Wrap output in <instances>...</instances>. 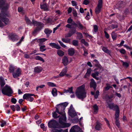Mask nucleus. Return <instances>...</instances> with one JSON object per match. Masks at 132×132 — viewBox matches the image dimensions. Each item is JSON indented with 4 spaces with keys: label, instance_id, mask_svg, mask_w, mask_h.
<instances>
[{
    "label": "nucleus",
    "instance_id": "4",
    "mask_svg": "<svg viewBox=\"0 0 132 132\" xmlns=\"http://www.w3.org/2000/svg\"><path fill=\"white\" fill-rule=\"evenodd\" d=\"M2 94L9 96H11V94L13 93V91L10 87L7 85L3 88L2 90Z\"/></svg>",
    "mask_w": 132,
    "mask_h": 132
},
{
    "label": "nucleus",
    "instance_id": "25",
    "mask_svg": "<svg viewBox=\"0 0 132 132\" xmlns=\"http://www.w3.org/2000/svg\"><path fill=\"white\" fill-rule=\"evenodd\" d=\"M71 125L70 123H66L65 122H64L61 126H60V128H65L69 127Z\"/></svg>",
    "mask_w": 132,
    "mask_h": 132
},
{
    "label": "nucleus",
    "instance_id": "23",
    "mask_svg": "<svg viewBox=\"0 0 132 132\" xmlns=\"http://www.w3.org/2000/svg\"><path fill=\"white\" fill-rule=\"evenodd\" d=\"M99 73L98 72H96L94 73H92L91 74L92 76L97 80L99 79V78L97 77L98 76Z\"/></svg>",
    "mask_w": 132,
    "mask_h": 132
},
{
    "label": "nucleus",
    "instance_id": "57",
    "mask_svg": "<svg viewBox=\"0 0 132 132\" xmlns=\"http://www.w3.org/2000/svg\"><path fill=\"white\" fill-rule=\"evenodd\" d=\"M41 127L43 129L44 131H46V128L44 126V124L43 123H42L40 125Z\"/></svg>",
    "mask_w": 132,
    "mask_h": 132
},
{
    "label": "nucleus",
    "instance_id": "63",
    "mask_svg": "<svg viewBox=\"0 0 132 132\" xmlns=\"http://www.w3.org/2000/svg\"><path fill=\"white\" fill-rule=\"evenodd\" d=\"M89 3V2L87 0H85L84 1L83 4L85 5H87Z\"/></svg>",
    "mask_w": 132,
    "mask_h": 132
},
{
    "label": "nucleus",
    "instance_id": "28",
    "mask_svg": "<svg viewBox=\"0 0 132 132\" xmlns=\"http://www.w3.org/2000/svg\"><path fill=\"white\" fill-rule=\"evenodd\" d=\"M68 54L71 56H72L75 53L74 50L73 48H71L68 50Z\"/></svg>",
    "mask_w": 132,
    "mask_h": 132
},
{
    "label": "nucleus",
    "instance_id": "27",
    "mask_svg": "<svg viewBox=\"0 0 132 132\" xmlns=\"http://www.w3.org/2000/svg\"><path fill=\"white\" fill-rule=\"evenodd\" d=\"M25 20L26 23L30 26H32L33 24L32 22H31L30 19L27 16H25Z\"/></svg>",
    "mask_w": 132,
    "mask_h": 132
},
{
    "label": "nucleus",
    "instance_id": "19",
    "mask_svg": "<svg viewBox=\"0 0 132 132\" xmlns=\"http://www.w3.org/2000/svg\"><path fill=\"white\" fill-rule=\"evenodd\" d=\"M47 39L45 38L39 39L37 40V42L39 43V46L42 45L43 43Z\"/></svg>",
    "mask_w": 132,
    "mask_h": 132
},
{
    "label": "nucleus",
    "instance_id": "15",
    "mask_svg": "<svg viewBox=\"0 0 132 132\" xmlns=\"http://www.w3.org/2000/svg\"><path fill=\"white\" fill-rule=\"evenodd\" d=\"M102 125L99 121H97L95 127V129L98 130H100L102 129Z\"/></svg>",
    "mask_w": 132,
    "mask_h": 132
},
{
    "label": "nucleus",
    "instance_id": "43",
    "mask_svg": "<svg viewBox=\"0 0 132 132\" xmlns=\"http://www.w3.org/2000/svg\"><path fill=\"white\" fill-rule=\"evenodd\" d=\"M0 123H1L0 125L2 127H3L6 125V122L3 120H0Z\"/></svg>",
    "mask_w": 132,
    "mask_h": 132
},
{
    "label": "nucleus",
    "instance_id": "46",
    "mask_svg": "<svg viewBox=\"0 0 132 132\" xmlns=\"http://www.w3.org/2000/svg\"><path fill=\"white\" fill-rule=\"evenodd\" d=\"M62 40L64 42L66 43H69L70 42V39L69 38H63L62 39Z\"/></svg>",
    "mask_w": 132,
    "mask_h": 132
},
{
    "label": "nucleus",
    "instance_id": "29",
    "mask_svg": "<svg viewBox=\"0 0 132 132\" xmlns=\"http://www.w3.org/2000/svg\"><path fill=\"white\" fill-rule=\"evenodd\" d=\"M0 85L1 87H3L5 84L4 79L2 77L0 78Z\"/></svg>",
    "mask_w": 132,
    "mask_h": 132
},
{
    "label": "nucleus",
    "instance_id": "60",
    "mask_svg": "<svg viewBox=\"0 0 132 132\" xmlns=\"http://www.w3.org/2000/svg\"><path fill=\"white\" fill-rule=\"evenodd\" d=\"M94 31L95 32H96L98 30V27L96 25H94Z\"/></svg>",
    "mask_w": 132,
    "mask_h": 132
},
{
    "label": "nucleus",
    "instance_id": "24",
    "mask_svg": "<svg viewBox=\"0 0 132 132\" xmlns=\"http://www.w3.org/2000/svg\"><path fill=\"white\" fill-rule=\"evenodd\" d=\"M62 63L65 65H67L69 63L68 59L66 57H64L62 59Z\"/></svg>",
    "mask_w": 132,
    "mask_h": 132
},
{
    "label": "nucleus",
    "instance_id": "18",
    "mask_svg": "<svg viewBox=\"0 0 132 132\" xmlns=\"http://www.w3.org/2000/svg\"><path fill=\"white\" fill-rule=\"evenodd\" d=\"M43 70V68L37 66L34 68V72L36 73H39L41 72Z\"/></svg>",
    "mask_w": 132,
    "mask_h": 132
},
{
    "label": "nucleus",
    "instance_id": "1",
    "mask_svg": "<svg viewBox=\"0 0 132 132\" xmlns=\"http://www.w3.org/2000/svg\"><path fill=\"white\" fill-rule=\"evenodd\" d=\"M68 105V103L65 102L57 105L55 111L52 113L53 116H57L58 114L57 113L61 116H65L64 110Z\"/></svg>",
    "mask_w": 132,
    "mask_h": 132
},
{
    "label": "nucleus",
    "instance_id": "61",
    "mask_svg": "<svg viewBox=\"0 0 132 132\" xmlns=\"http://www.w3.org/2000/svg\"><path fill=\"white\" fill-rule=\"evenodd\" d=\"M67 28H69L73 29V27L72 26L71 24H68L65 26Z\"/></svg>",
    "mask_w": 132,
    "mask_h": 132
},
{
    "label": "nucleus",
    "instance_id": "35",
    "mask_svg": "<svg viewBox=\"0 0 132 132\" xmlns=\"http://www.w3.org/2000/svg\"><path fill=\"white\" fill-rule=\"evenodd\" d=\"M116 122L115 123L116 125L119 127L120 126V123L119 121V116H116L115 117Z\"/></svg>",
    "mask_w": 132,
    "mask_h": 132
},
{
    "label": "nucleus",
    "instance_id": "34",
    "mask_svg": "<svg viewBox=\"0 0 132 132\" xmlns=\"http://www.w3.org/2000/svg\"><path fill=\"white\" fill-rule=\"evenodd\" d=\"M111 36L113 40H116L117 37V35L115 33V31H113L111 33Z\"/></svg>",
    "mask_w": 132,
    "mask_h": 132
},
{
    "label": "nucleus",
    "instance_id": "16",
    "mask_svg": "<svg viewBox=\"0 0 132 132\" xmlns=\"http://www.w3.org/2000/svg\"><path fill=\"white\" fill-rule=\"evenodd\" d=\"M49 45L53 48H55L57 49L61 48V47L58 44L54 43H51L49 44Z\"/></svg>",
    "mask_w": 132,
    "mask_h": 132
},
{
    "label": "nucleus",
    "instance_id": "44",
    "mask_svg": "<svg viewBox=\"0 0 132 132\" xmlns=\"http://www.w3.org/2000/svg\"><path fill=\"white\" fill-rule=\"evenodd\" d=\"M81 43L84 44L86 46H87L89 44L87 42H86L85 40L84 39H82L81 40Z\"/></svg>",
    "mask_w": 132,
    "mask_h": 132
},
{
    "label": "nucleus",
    "instance_id": "37",
    "mask_svg": "<svg viewBox=\"0 0 132 132\" xmlns=\"http://www.w3.org/2000/svg\"><path fill=\"white\" fill-rule=\"evenodd\" d=\"M39 46L40 47L39 48V50L40 51L43 52L46 50V49L45 48L46 46L45 45H42Z\"/></svg>",
    "mask_w": 132,
    "mask_h": 132
},
{
    "label": "nucleus",
    "instance_id": "9",
    "mask_svg": "<svg viewBox=\"0 0 132 132\" xmlns=\"http://www.w3.org/2000/svg\"><path fill=\"white\" fill-rule=\"evenodd\" d=\"M9 38L13 41H17L18 40V37L15 34H12L9 35Z\"/></svg>",
    "mask_w": 132,
    "mask_h": 132
},
{
    "label": "nucleus",
    "instance_id": "13",
    "mask_svg": "<svg viewBox=\"0 0 132 132\" xmlns=\"http://www.w3.org/2000/svg\"><path fill=\"white\" fill-rule=\"evenodd\" d=\"M109 102H106L107 104L106 106L107 107L108 106L109 108L111 109L114 110L116 108H117L118 106L117 105H114L113 103H109Z\"/></svg>",
    "mask_w": 132,
    "mask_h": 132
},
{
    "label": "nucleus",
    "instance_id": "54",
    "mask_svg": "<svg viewBox=\"0 0 132 132\" xmlns=\"http://www.w3.org/2000/svg\"><path fill=\"white\" fill-rule=\"evenodd\" d=\"M24 37L23 36H22L21 37V39H20V41L19 42L17 43L16 44V46H18L23 41V39H24Z\"/></svg>",
    "mask_w": 132,
    "mask_h": 132
},
{
    "label": "nucleus",
    "instance_id": "14",
    "mask_svg": "<svg viewBox=\"0 0 132 132\" xmlns=\"http://www.w3.org/2000/svg\"><path fill=\"white\" fill-rule=\"evenodd\" d=\"M90 86L91 87H93L94 89L95 90L96 84L94 80L93 79L91 80V82L90 84Z\"/></svg>",
    "mask_w": 132,
    "mask_h": 132
},
{
    "label": "nucleus",
    "instance_id": "47",
    "mask_svg": "<svg viewBox=\"0 0 132 132\" xmlns=\"http://www.w3.org/2000/svg\"><path fill=\"white\" fill-rule=\"evenodd\" d=\"M114 110L116 111L115 116H119V110L118 106L117 108H116Z\"/></svg>",
    "mask_w": 132,
    "mask_h": 132
},
{
    "label": "nucleus",
    "instance_id": "62",
    "mask_svg": "<svg viewBox=\"0 0 132 132\" xmlns=\"http://www.w3.org/2000/svg\"><path fill=\"white\" fill-rule=\"evenodd\" d=\"M51 132H61V131L60 130H59L57 129H52L51 131Z\"/></svg>",
    "mask_w": 132,
    "mask_h": 132
},
{
    "label": "nucleus",
    "instance_id": "64",
    "mask_svg": "<svg viewBox=\"0 0 132 132\" xmlns=\"http://www.w3.org/2000/svg\"><path fill=\"white\" fill-rule=\"evenodd\" d=\"M11 102L14 104H15L16 102V100L14 98H12L11 99Z\"/></svg>",
    "mask_w": 132,
    "mask_h": 132
},
{
    "label": "nucleus",
    "instance_id": "22",
    "mask_svg": "<svg viewBox=\"0 0 132 132\" xmlns=\"http://www.w3.org/2000/svg\"><path fill=\"white\" fill-rule=\"evenodd\" d=\"M76 23L77 24V27L79 29L81 30L83 29L85 27L79 21H76Z\"/></svg>",
    "mask_w": 132,
    "mask_h": 132
},
{
    "label": "nucleus",
    "instance_id": "59",
    "mask_svg": "<svg viewBox=\"0 0 132 132\" xmlns=\"http://www.w3.org/2000/svg\"><path fill=\"white\" fill-rule=\"evenodd\" d=\"M15 108L17 111H19L20 110V107L18 105H16L15 106Z\"/></svg>",
    "mask_w": 132,
    "mask_h": 132
},
{
    "label": "nucleus",
    "instance_id": "50",
    "mask_svg": "<svg viewBox=\"0 0 132 132\" xmlns=\"http://www.w3.org/2000/svg\"><path fill=\"white\" fill-rule=\"evenodd\" d=\"M91 71L92 70L91 68H89L87 70V72L86 73V75L89 76L90 74Z\"/></svg>",
    "mask_w": 132,
    "mask_h": 132
},
{
    "label": "nucleus",
    "instance_id": "58",
    "mask_svg": "<svg viewBox=\"0 0 132 132\" xmlns=\"http://www.w3.org/2000/svg\"><path fill=\"white\" fill-rule=\"evenodd\" d=\"M120 53L122 54H125L126 53L125 50L123 49H121L120 50Z\"/></svg>",
    "mask_w": 132,
    "mask_h": 132
},
{
    "label": "nucleus",
    "instance_id": "17",
    "mask_svg": "<svg viewBox=\"0 0 132 132\" xmlns=\"http://www.w3.org/2000/svg\"><path fill=\"white\" fill-rule=\"evenodd\" d=\"M33 96H34V94L30 93L26 94L23 95V98L24 99H26L28 100L30 97Z\"/></svg>",
    "mask_w": 132,
    "mask_h": 132
},
{
    "label": "nucleus",
    "instance_id": "55",
    "mask_svg": "<svg viewBox=\"0 0 132 132\" xmlns=\"http://www.w3.org/2000/svg\"><path fill=\"white\" fill-rule=\"evenodd\" d=\"M111 88L112 87L109 84H107L106 86L105 87V89L106 90H108L110 88Z\"/></svg>",
    "mask_w": 132,
    "mask_h": 132
},
{
    "label": "nucleus",
    "instance_id": "2",
    "mask_svg": "<svg viewBox=\"0 0 132 132\" xmlns=\"http://www.w3.org/2000/svg\"><path fill=\"white\" fill-rule=\"evenodd\" d=\"M85 86L82 85L78 87L76 90V95L79 98L82 99L86 96V93L85 90Z\"/></svg>",
    "mask_w": 132,
    "mask_h": 132
},
{
    "label": "nucleus",
    "instance_id": "33",
    "mask_svg": "<svg viewBox=\"0 0 132 132\" xmlns=\"http://www.w3.org/2000/svg\"><path fill=\"white\" fill-rule=\"evenodd\" d=\"M75 116H70V117L71 118V121L73 122H77L79 120L77 118H75L74 117Z\"/></svg>",
    "mask_w": 132,
    "mask_h": 132
},
{
    "label": "nucleus",
    "instance_id": "6",
    "mask_svg": "<svg viewBox=\"0 0 132 132\" xmlns=\"http://www.w3.org/2000/svg\"><path fill=\"white\" fill-rule=\"evenodd\" d=\"M68 113L69 116H77L78 114L80 115V114L78 112L76 113L75 112L74 109L73 108L72 105H71L69 109Z\"/></svg>",
    "mask_w": 132,
    "mask_h": 132
},
{
    "label": "nucleus",
    "instance_id": "21",
    "mask_svg": "<svg viewBox=\"0 0 132 132\" xmlns=\"http://www.w3.org/2000/svg\"><path fill=\"white\" fill-rule=\"evenodd\" d=\"M16 69V67L11 65L9 68V71L10 73L12 72L13 73V72L15 71Z\"/></svg>",
    "mask_w": 132,
    "mask_h": 132
},
{
    "label": "nucleus",
    "instance_id": "31",
    "mask_svg": "<svg viewBox=\"0 0 132 132\" xmlns=\"http://www.w3.org/2000/svg\"><path fill=\"white\" fill-rule=\"evenodd\" d=\"M113 97L114 95L113 94H112L110 95H107L106 97V102H111V101L110 99L113 98Z\"/></svg>",
    "mask_w": 132,
    "mask_h": 132
},
{
    "label": "nucleus",
    "instance_id": "20",
    "mask_svg": "<svg viewBox=\"0 0 132 132\" xmlns=\"http://www.w3.org/2000/svg\"><path fill=\"white\" fill-rule=\"evenodd\" d=\"M93 62H94V64L95 67L100 69H101L102 67L98 61L96 59H95L93 61Z\"/></svg>",
    "mask_w": 132,
    "mask_h": 132
},
{
    "label": "nucleus",
    "instance_id": "53",
    "mask_svg": "<svg viewBox=\"0 0 132 132\" xmlns=\"http://www.w3.org/2000/svg\"><path fill=\"white\" fill-rule=\"evenodd\" d=\"M71 24L72 26L73 27V28L74 29V28H76L77 27V24L76 22L75 23L74 21H72Z\"/></svg>",
    "mask_w": 132,
    "mask_h": 132
},
{
    "label": "nucleus",
    "instance_id": "26",
    "mask_svg": "<svg viewBox=\"0 0 132 132\" xmlns=\"http://www.w3.org/2000/svg\"><path fill=\"white\" fill-rule=\"evenodd\" d=\"M40 8L44 10L45 11H47L48 10V6L46 4H44L43 5H40Z\"/></svg>",
    "mask_w": 132,
    "mask_h": 132
},
{
    "label": "nucleus",
    "instance_id": "39",
    "mask_svg": "<svg viewBox=\"0 0 132 132\" xmlns=\"http://www.w3.org/2000/svg\"><path fill=\"white\" fill-rule=\"evenodd\" d=\"M94 113L95 114H96L98 111V107L96 105H94L93 106Z\"/></svg>",
    "mask_w": 132,
    "mask_h": 132
},
{
    "label": "nucleus",
    "instance_id": "3",
    "mask_svg": "<svg viewBox=\"0 0 132 132\" xmlns=\"http://www.w3.org/2000/svg\"><path fill=\"white\" fill-rule=\"evenodd\" d=\"M33 24L36 26L35 29L33 32V34H35L37 31L40 30L43 27L44 24L41 22L36 21L34 19L32 20Z\"/></svg>",
    "mask_w": 132,
    "mask_h": 132
},
{
    "label": "nucleus",
    "instance_id": "51",
    "mask_svg": "<svg viewBox=\"0 0 132 132\" xmlns=\"http://www.w3.org/2000/svg\"><path fill=\"white\" fill-rule=\"evenodd\" d=\"M47 84L49 86L52 87H55L56 86V85L54 84L53 83L50 82H47Z\"/></svg>",
    "mask_w": 132,
    "mask_h": 132
},
{
    "label": "nucleus",
    "instance_id": "32",
    "mask_svg": "<svg viewBox=\"0 0 132 132\" xmlns=\"http://www.w3.org/2000/svg\"><path fill=\"white\" fill-rule=\"evenodd\" d=\"M70 32L71 33H69L66 36L67 37H70L73 34L75 33L76 32V29L74 28V29L71 30Z\"/></svg>",
    "mask_w": 132,
    "mask_h": 132
},
{
    "label": "nucleus",
    "instance_id": "48",
    "mask_svg": "<svg viewBox=\"0 0 132 132\" xmlns=\"http://www.w3.org/2000/svg\"><path fill=\"white\" fill-rule=\"evenodd\" d=\"M102 50L104 52L108 54H110V51L107 48L103 47L102 48Z\"/></svg>",
    "mask_w": 132,
    "mask_h": 132
},
{
    "label": "nucleus",
    "instance_id": "11",
    "mask_svg": "<svg viewBox=\"0 0 132 132\" xmlns=\"http://www.w3.org/2000/svg\"><path fill=\"white\" fill-rule=\"evenodd\" d=\"M80 130V127L77 125L73 126L70 130V132H79Z\"/></svg>",
    "mask_w": 132,
    "mask_h": 132
},
{
    "label": "nucleus",
    "instance_id": "49",
    "mask_svg": "<svg viewBox=\"0 0 132 132\" xmlns=\"http://www.w3.org/2000/svg\"><path fill=\"white\" fill-rule=\"evenodd\" d=\"M73 45L75 46H78V40H74L72 42Z\"/></svg>",
    "mask_w": 132,
    "mask_h": 132
},
{
    "label": "nucleus",
    "instance_id": "12",
    "mask_svg": "<svg viewBox=\"0 0 132 132\" xmlns=\"http://www.w3.org/2000/svg\"><path fill=\"white\" fill-rule=\"evenodd\" d=\"M66 116H61L59 118V120L60 125L61 126L64 122H66Z\"/></svg>",
    "mask_w": 132,
    "mask_h": 132
},
{
    "label": "nucleus",
    "instance_id": "30",
    "mask_svg": "<svg viewBox=\"0 0 132 132\" xmlns=\"http://www.w3.org/2000/svg\"><path fill=\"white\" fill-rule=\"evenodd\" d=\"M69 92L70 93H73L72 91V87H71L70 88H68V89L66 90L64 89V93H67Z\"/></svg>",
    "mask_w": 132,
    "mask_h": 132
},
{
    "label": "nucleus",
    "instance_id": "8",
    "mask_svg": "<svg viewBox=\"0 0 132 132\" xmlns=\"http://www.w3.org/2000/svg\"><path fill=\"white\" fill-rule=\"evenodd\" d=\"M109 23L112 24L111 25L109 26L110 28H111V29H113L118 27V23L115 21L112 20L109 22Z\"/></svg>",
    "mask_w": 132,
    "mask_h": 132
},
{
    "label": "nucleus",
    "instance_id": "5",
    "mask_svg": "<svg viewBox=\"0 0 132 132\" xmlns=\"http://www.w3.org/2000/svg\"><path fill=\"white\" fill-rule=\"evenodd\" d=\"M48 126L49 128L53 129L59 128L61 127L60 124L54 120L50 121L48 123Z\"/></svg>",
    "mask_w": 132,
    "mask_h": 132
},
{
    "label": "nucleus",
    "instance_id": "10",
    "mask_svg": "<svg viewBox=\"0 0 132 132\" xmlns=\"http://www.w3.org/2000/svg\"><path fill=\"white\" fill-rule=\"evenodd\" d=\"M21 75V70L20 68H18L15 71L13 72L12 75L14 78H16L19 76Z\"/></svg>",
    "mask_w": 132,
    "mask_h": 132
},
{
    "label": "nucleus",
    "instance_id": "41",
    "mask_svg": "<svg viewBox=\"0 0 132 132\" xmlns=\"http://www.w3.org/2000/svg\"><path fill=\"white\" fill-rule=\"evenodd\" d=\"M57 54L60 56H62L64 55V53L61 50H59L57 51Z\"/></svg>",
    "mask_w": 132,
    "mask_h": 132
},
{
    "label": "nucleus",
    "instance_id": "45",
    "mask_svg": "<svg viewBox=\"0 0 132 132\" xmlns=\"http://www.w3.org/2000/svg\"><path fill=\"white\" fill-rule=\"evenodd\" d=\"M118 5L119 8H121L123 7L124 6L123 2V1L119 2Z\"/></svg>",
    "mask_w": 132,
    "mask_h": 132
},
{
    "label": "nucleus",
    "instance_id": "38",
    "mask_svg": "<svg viewBox=\"0 0 132 132\" xmlns=\"http://www.w3.org/2000/svg\"><path fill=\"white\" fill-rule=\"evenodd\" d=\"M67 72L66 69H64L60 73L59 75V76L61 77H63L66 74Z\"/></svg>",
    "mask_w": 132,
    "mask_h": 132
},
{
    "label": "nucleus",
    "instance_id": "36",
    "mask_svg": "<svg viewBox=\"0 0 132 132\" xmlns=\"http://www.w3.org/2000/svg\"><path fill=\"white\" fill-rule=\"evenodd\" d=\"M52 94L54 96H56L57 95V90L55 88H53L52 89Z\"/></svg>",
    "mask_w": 132,
    "mask_h": 132
},
{
    "label": "nucleus",
    "instance_id": "7",
    "mask_svg": "<svg viewBox=\"0 0 132 132\" xmlns=\"http://www.w3.org/2000/svg\"><path fill=\"white\" fill-rule=\"evenodd\" d=\"M102 0H99L97 7L95 9V12L96 14L99 13L102 6Z\"/></svg>",
    "mask_w": 132,
    "mask_h": 132
},
{
    "label": "nucleus",
    "instance_id": "40",
    "mask_svg": "<svg viewBox=\"0 0 132 132\" xmlns=\"http://www.w3.org/2000/svg\"><path fill=\"white\" fill-rule=\"evenodd\" d=\"M35 59L36 60H39L43 62H45L44 60L41 57L38 56H36L35 57Z\"/></svg>",
    "mask_w": 132,
    "mask_h": 132
},
{
    "label": "nucleus",
    "instance_id": "56",
    "mask_svg": "<svg viewBox=\"0 0 132 132\" xmlns=\"http://www.w3.org/2000/svg\"><path fill=\"white\" fill-rule=\"evenodd\" d=\"M59 43L60 44L61 46L63 48H65L66 47V46L64 45L63 43L61 41L59 40L58 41Z\"/></svg>",
    "mask_w": 132,
    "mask_h": 132
},
{
    "label": "nucleus",
    "instance_id": "52",
    "mask_svg": "<svg viewBox=\"0 0 132 132\" xmlns=\"http://www.w3.org/2000/svg\"><path fill=\"white\" fill-rule=\"evenodd\" d=\"M77 34L78 39H80L83 37V36L81 33L79 32H77Z\"/></svg>",
    "mask_w": 132,
    "mask_h": 132
},
{
    "label": "nucleus",
    "instance_id": "42",
    "mask_svg": "<svg viewBox=\"0 0 132 132\" xmlns=\"http://www.w3.org/2000/svg\"><path fill=\"white\" fill-rule=\"evenodd\" d=\"M44 32L45 34L47 35H49L52 32V30L47 28L45 29Z\"/></svg>",
    "mask_w": 132,
    "mask_h": 132
}]
</instances>
